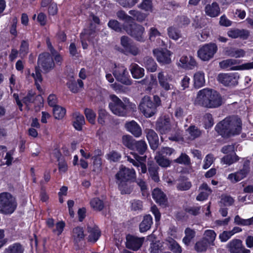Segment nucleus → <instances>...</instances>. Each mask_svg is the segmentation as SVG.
Returning <instances> with one entry per match:
<instances>
[{
	"instance_id": "f257e3e1",
	"label": "nucleus",
	"mask_w": 253,
	"mask_h": 253,
	"mask_svg": "<svg viewBox=\"0 0 253 253\" xmlns=\"http://www.w3.org/2000/svg\"><path fill=\"white\" fill-rule=\"evenodd\" d=\"M215 130L224 138L239 135L242 130V122L240 118H226L216 124Z\"/></svg>"
},
{
	"instance_id": "f03ea898",
	"label": "nucleus",
	"mask_w": 253,
	"mask_h": 253,
	"mask_svg": "<svg viewBox=\"0 0 253 253\" xmlns=\"http://www.w3.org/2000/svg\"><path fill=\"white\" fill-rule=\"evenodd\" d=\"M120 19L124 21L125 31L136 41L144 42L146 37L144 36L145 28L142 26L134 22L136 20L142 22L146 17H119Z\"/></svg>"
},
{
	"instance_id": "7ed1b4c3",
	"label": "nucleus",
	"mask_w": 253,
	"mask_h": 253,
	"mask_svg": "<svg viewBox=\"0 0 253 253\" xmlns=\"http://www.w3.org/2000/svg\"><path fill=\"white\" fill-rule=\"evenodd\" d=\"M197 98L202 105L208 108H215L221 106L222 99L220 93L216 90L203 89L198 91Z\"/></svg>"
},
{
	"instance_id": "20e7f679",
	"label": "nucleus",
	"mask_w": 253,
	"mask_h": 253,
	"mask_svg": "<svg viewBox=\"0 0 253 253\" xmlns=\"http://www.w3.org/2000/svg\"><path fill=\"white\" fill-rule=\"evenodd\" d=\"M161 105V100L157 95H154L153 100L148 96H144L141 100L138 109L146 118H150L157 112V108Z\"/></svg>"
},
{
	"instance_id": "39448f33",
	"label": "nucleus",
	"mask_w": 253,
	"mask_h": 253,
	"mask_svg": "<svg viewBox=\"0 0 253 253\" xmlns=\"http://www.w3.org/2000/svg\"><path fill=\"white\" fill-rule=\"evenodd\" d=\"M17 207L16 198L7 192L0 193V212L4 214H11Z\"/></svg>"
},
{
	"instance_id": "423d86ee",
	"label": "nucleus",
	"mask_w": 253,
	"mask_h": 253,
	"mask_svg": "<svg viewBox=\"0 0 253 253\" xmlns=\"http://www.w3.org/2000/svg\"><path fill=\"white\" fill-rule=\"evenodd\" d=\"M110 98L111 101L109 103V108L111 111L118 116H126L129 112L127 105L115 94L110 95Z\"/></svg>"
},
{
	"instance_id": "0eeeda50",
	"label": "nucleus",
	"mask_w": 253,
	"mask_h": 253,
	"mask_svg": "<svg viewBox=\"0 0 253 253\" xmlns=\"http://www.w3.org/2000/svg\"><path fill=\"white\" fill-rule=\"evenodd\" d=\"M47 52L40 53L38 58L37 63L43 73H48L54 69L55 63L52 56Z\"/></svg>"
},
{
	"instance_id": "6e6552de",
	"label": "nucleus",
	"mask_w": 253,
	"mask_h": 253,
	"mask_svg": "<svg viewBox=\"0 0 253 253\" xmlns=\"http://www.w3.org/2000/svg\"><path fill=\"white\" fill-rule=\"evenodd\" d=\"M218 47L216 43L210 42L203 45L197 51L198 56L204 61L212 59L217 52Z\"/></svg>"
},
{
	"instance_id": "1a4fd4ad",
	"label": "nucleus",
	"mask_w": 253,
	"mask_h": 253,
	"mask_svg": "<svg viewBox=\"0 0 253 253\" xmlns=\"http://www.w3.org/2000/svg\"><path fill=\"white\" fill-rule=\"evenodd\" d=\"M121 44L123 47L120 51L125 55L136 56L139 53V48L128 37L123 36L121 38Z\"/></svg>"
},
{
	"instance_id": "9d476101",
	"label": "nucleus",
	"mask_w": 253,
	"mask_h": 253,
	"mask_svg": "<svg viewBox=\"0 0 253 253\" xmlns=\"http://www.w3.org/2000/svg\"><path fill=\"white\" fill-rule=\"evenodd\" d=\"M116 80L126 85H130L132 80L130 79L127 69L123 65L115 66L113 72Z\"/></svg>"
},
{
	"instance_id": "9b49d317",
	"label": "nucleus",
	"mask_w": 253,
	"mask_h": 253,
	"mask_svg": "<svg viewBox=\"0 0 253 253\" xmlns=\"http://www.w3.org/2000/svg\"><path fill=\"white\" fill-rule=\"evenodd\" d=\"M115 178L119 181L134 182L136 180V174L133 169L124 167L116 174Z\"/></svg>"
},
{
	"instance_id": "f8f14e48",
	"label": "nucleus",
	"mask_w": 253,
	"mask_h": 253,
	"mask_svg": "<svg viewBox=\"0 0 253 253\" xmlns=\"http://www.w3.org/2000/svg\"><path fill=\"white\" fill-rule=\"evenodd\" d=\"M250 170V161L246 160L243 163L242 169L234 173H230L228 176V179L232 183H235L246 177Z\"/></svg>"
},
{
	"instance_id": "ddd939ff",
	"label": "nucleus",
	"mask_w": 253,
	"mask_h": 253,
	"mask_svg": "<svg viewBox=\"0 0 253 253\" xmlns=\"http://www.w3.org/2000/svg\"><path fill=\"white\" fill-rule=\"evenodd\" d=\"M238 73H219L217 80L225 86H234L238 84L239 79Z\"/></svg>"
},
{
	"instance_id": "4468645a",
	"label": "nucleus",
	"mask_w": 253,
	"mask_h": 253,
	"mask_svg": "<svg viewBox=\"0 0 253 253\" xmlns=\"http://www.w3.org/2000/svg\"><path fill=\"white\" fill-rule=\"evenodd\" d=\"M126 247L133 251H137L142 247L144 237H138L130 234L126 236Z\"/></svg>"
},
{
	"instance_id": "2eb2a0df",
	"label": "nucleus",
	"mask_w": 253,
	"mask_h": 253,
	"mask_svg": "<svg viewBox=\"0 0 253 253\" xmlns=\"http://www.w3.org/2000/svg\"><path fill=\"white\" fill-rule=\"evenodd\" d=\"M227 248L230 253H250L251 251L246 249L240 239H234L227 244Z\"/></svg>"
},
{
	"instance_id": "dca6fc26",
	"label": "nucleus",
	"mask_w": 253,
	"mask_h": 253,
	"mask_svg": "<svg viewBox=\"0 0 253 253\" xmlns=\"http://www.w3.org/2000/svg\"><path fill=\"white\" fill-rule=\"evenodd\" d=\"M154 56L158 62L162 64H169L171 62V52L167 49H154Z\"/></svg>"
},
{
	"instance_id": "f3484780",
	"label": "nucleus",
	"mask_w": 253,
	"mask_h": 253,
	"mask_svg": "<svg viewBox=\"0 0 253 253\" xmlns=\"http://www.w3.org/2000/svg\"><path fill=\"white\" fill-rule=\"evenodd\" d=\"M156 128L161 134H166L171 129L170 119L166 116L159 117L156 123Z\"/></svg>"
},
{
	"instance_id": "a211bd4d",
	"label": "nucleus",
	"mask_w": 253,
	"mask_h": 253,
	"mask_svg": "<svg viewBox=\"0 0 253 253\" xmlns=\"http://www.w3.org/2000/svg\"><path fill=\"white\" fill-rule=\"evenodd\" d=\"M88 236L86 237L87 242L95 243L101 235V231L99 227L96 225L93 226H87L86 228Z\"/></svg>"
},
{
	"instance_id": "6ab92c4d",
	"label": "nucleus",
	"mask_w": 253,
	"mask_h": 253,
	"mask_svg": "<svg viewBox=\"0 0 253 253\" xmlns=\"http://www.w3.org/2000/svg\"><path fill=\"white\" fill-rule=\"evenodd\" d=\"M227 34L229 37L232 39L240 38L241 40H246L249 38L250 33L248 30L234 28L229 29Z\"/></svg>"
},
{
	"instance_id": "aec40b11",
	"label": "nucleus",
	"mask_w": 253,
	"mask_h": 253,
	"mask_svg": "<svg viewBox=\"0 0 253 253\" xmlns=\"http://www.w3.org/2000/svg\"><path fill=\"white\" fill-rule=\"evenodd\" d=\"M145 132L151 149L153 151L157 150L159 146V140L158 134L152 129H146Z\"/></svg>"
},
{
	"instance_id": "412c9836",
	"label": "nucleus",
	"mask_w": 253,
	"mask_h": 253,
	"mask_svg": "<svg viewBox=\"0 0 253 253\" xmlns=\"http://www.w3.org/2000/svg\"><path fill=\"white\" fill-rule=\"evenodd\" d=\"M72 125L75 130L81 131L85 124L84 117L79 112H75L72 114Z\"/></svg>"
},
{
	"instance_id": "4be33fe9",
	"label": "nucleus",
	"mask_w": 253,
	"mask_h": 253,
	"mask_svg": "<svg viewBox=\"0 0 253 253\" xmlns=\"http://www.w3.org/2000/svg\"><path fill=\"white\" fill-rule=\"evenodd\" d=\"M72 236L74 245L79 248L80 242L85 237L83 227L79 226L74 227L72 230Z\"/></svg>"
},
{
	"instance_id": "5701e85b",
	"label": "nucleus",
	"mask_w": 253,
	"mask_h": 253,
	"mask_svg": "<svg viewBox=\"0 0 253 253\" xmlns=\"http://www.w3.org/2000/svg\"><path fill=\"white\" fill-rule=\"evenodd\" d=\"M152 198L155 202L160 205H166L168 199L166 194L159 188H156L152 192Z\"/></svg>"
},
{
	"instance_id": "b1692460",
	"label": "nucleus",
	"mask_w": 253,
	"mask_h": 253,
	"mask_svg": "<svg viewBox=\"0 0 253 253\" xmlns=\"http://www.w3.org/2000/svg\"><path fill=\"white\" fill-rule=\"evenodd\" d=\"M126 130L136 137H139L142 134V130L139 125L134 121L126 122L125 124Z\"/></svg>"
},
{
	"instance_id": "393cba45",
	"label": "nucleus",
	"mask_w": 253,
	"mask_h": 253,
	"mask_svg": "<svg viewBox=\"0 0 253 253\" xmlns=\"http://www.w3.org/2000/svg\"><path fill=\"white\" fill-rule=\"evenodd\" d=\"M148 171L149 176L155 182L160 181L158 174L159 167L153 161H149L147 164Z\"/></svg>"
},
{
	"instance_id": "a878e982",
	"label": "nucleus",
	"mask_w": 253,
	"mask_h": 253,
	"mask_svg": "<svg viewBox=\"0 0 253 253\" xmlns=\"http://www.w3.org/2000/svg\"><path fill=\"white\" fill-rule=\"evenodd\" d=\"M66 85L70 91L77 93L80 91V88L84 87V84L81 79H78L77 81L71 79L67 82Z\"/></svg>"
},
{
	"instance_id": "bb28decb",
	"label": "nucleus",
	"mask_w": 253,
	"mask_h": 253,
	"mask_svg": "<svg viewBox=\"0 0 253 253\" xmlns=\"http://www.w3.org/2000/svg\"><path fill=\"white\" fill-rule=\"evenodd\" d=\"M181 64V67L185 69L191 70L197 66V62L195 58L190 56L188 57L187 56H182L179 60Z\"/></svg>"
},
{
	"instance_id": "cd10ccee",
	"label": "nucleus",
	"mask_w": 253,
	"mask_h": 253,
	"mask_svg": "<svg viewBox=\"0 0 253 253\" xmlns=\"http://www.w3.org/2000/svg\"><path fill=\"white\" fill-rule=\"evenodd\" d=\"M129 70L134 79H140L144 76V69L136 63H131L129 66Z\"/></svg>"
},
{
	"instance_id": "c85d7f7f",
	"label": "nucleus",
	"mask_w": 253,
	"mask_h": 253,
	"mask_svg": "<svg viewBox=\"0 0 253 253\" xmlns=\"http://www.w3.org/2000/svg\"><path fill=\"white\" fill-rule=\"evenodd\" d=\"M153 224V218L150 214H146L139 225V231L144 233L149 230Z\"/></svg>"
},
{
	"instance_id": "c756f323",
	"label": "nucleus",
	"mask_w": 253,
	"mask_h": 253,
	"mask_svg": "<svg viewBox=\"0 0 253 253\" xmlns=\"http://www.w3.org/2000/svg\"><path fill=\"white\" fill-rule=\"evenodd\" d=\"M143 65L150 72H154L157 70V64L154 59L150 56L145 57L143 59Z\"/></svg>"
},
{
	"instance_id": "7c9ffc66",
	"label": "nucleus",
	"mask_w": 253,
	"mask_h": 253,
	"mask_svg": "<svg viewBox=\"0 0 253 253\" xmlns=\"http://www.w3.org/2000/svg\"><path fill=\"white\" fill-rule=\"evenodd\" d=\"M169 249L173 253H182V249L180 245L172 238L169 237L166 239Z\"/></svg>"
},
{
	"instance_id": "2f4dec72",
	"label": "nucleus",
	"mask_w": 253,
	"mask_h": 253,
	"mask_svg": "<svg viewBox=\"0 0 253 253\" xmlns=\"http://www.w3.org/2000/svg\"><path fill=\"white\" fill-rule=\"evenodd\" d=\"M132 182L126 181H119L118 183V189L122 195L130 194L133 190V185Z\"/></svg>"
},
{
	"instance_id": "473e14b6",
	"label": "nucleus",
	"mask_w": 253,
	"mask_h": 253,
	"mask_svg": "<svg viewBox=\"0 0 253 253\" xmlns=\"http://www.w3.org/2000/svg\"><path fill=\"white\" fill-rule=\"evenodd\" d=\"M237 62L235 59H228L224 60L219 63L220 67L224 69L237 70H239V66H234L236 64Z\"/></svg>"
},
{
	"instance_id": "72a5a7b5",
	"label": "nucleus",
	"mask_w": 253,
	"mask_h": 253,
	"mask_svg": "<svg viewBox=\"0 0 253 253\" xmlns=\"http://www.w3.org/2000/svg\"><path fill=\"white\" fill-rule=\"evenodd\" d=\"M194 86L196 88H199L205 85V74L203 72H197L193 77Z\"/></svg>"
},
{
	"instance_id": "f704fd0d",
	"label": "nucleus",
	"mask_w": 253,
	"mask_h": 253,
	"mask_svg": "<svg viewBox=\"0 0 253 253\" xmlns=\"http://www.w3.org/2000/svg\"><path fill=\"white\" fill-rule=\"evenodd\" d=\"M205 9L207 14L209 16H218L220 14V8L216 2L207 5Z\"/></svg>"
},
{
	"instance_id": "c9c22d12",
	"label": "nucleus",
	"mask_w": 253,
	"mask_h": 253,
	"mask_svg": "<svg viewBox=\"0 0 253 253\" xmlns=\"http://www.w3.org/2000/svg\"><path fill=\"white\" fill-rule=\"evenodd\" d=\"M24 249L20 243H15L6 248L4 253H24Z\"/></svg>"
},
{
	"instance_id": "e433bc0d",
	"label": "nucleus",
	"mask_w": 253,
	"mask_h": 253,
	"mask_svg": "<svg viewBox=\"0 0 253 253\" xmlns=\"http://www.w3.org/2000/svg\"><path fill=\"white\" fill-rule=\"evenodd\" d=\"M155 160L157 164L162 168L169 167L171 164V161L169 159L157 153L155 157Z\"/></svg>"
},
{
	"instance_id": "4c0bfd02",
	"label": "nucleus",
	"mask_w": 253,
	"mask_h": 253,
	"mask_svg": "<svg viewBox=\"0 0 253 253\" xmlns=\"http://www.w3.org/2000/svg\"><path fill=\"white\" fill-rule=\"evenodd\" d=\"M132 150L137 151L140 155H143L147 149V145L144 140H135Z\"/></svg>"
},
{
	"instance_id": "58836bf2",
	"label": "nucleus",
	"mask_w": 253,
	"mask_h": 253,
	"mask_svg": "<svg viewBox=\"0 0 253 253\" xmlns=\"http://www.w3.org/2000/svg\"><path fill=\"white\" fill-rule=\"evenodd\" d=\"M184 232L185 236L183 238L182 242L185 245L188 246L190 244L191 240L195 237L196 232L194 230L189 227L186 228Z\"/></svg>"
},
{
	"instance_id": "ea45409f",
	"label": "nucleus",
	"mask_w": 253,
	"mask_h": 253,
	"mask_svg": "<svg viewBox=\"0 0 253 253\" xmlns=\"http://www.w3.org/2000/svg\"><path fill=\"white\" fill-rule=\"evenodd\" d=\"M66 109L59 105L55 106L54 108H53V114L55 119H62L66 115Z\"/></svg>"
},
{
	"instance_id": "a19ab883",
	"label": "nucleus",
	"mask_w": 253,
	"mask_h": 253,
	"mask_svg": "<svg viewBox=\"0 0 253 253\" xmlns=\"http://www.w3.org/2000/svg\"><path fill=\"white\" fill-rule=\"evenodd\" d=\"M204 237H203V239L206 240V241L208 243L211 245H214V242L215 239L216 234L215 231L213 230H206L204 233Z\"/></svg>"
},
{
	"instance_id": "79ce46f5",
	"label": "nucleus",
	"mask_w": 253,
	"mask_h": 253,
	"mask_svg": "<svg viewBox=\"0 0 253 253\" xmlns=\"http://www.w3.org/2000/svg\"><path fill=\"white\" fill-rule=\"evenodd\" d=\"M90 205L92 209L98 211H102L104 207L103 201L97 197L92 199L90 201Z\"/></svg>"
},
{
	"instance_id": "37998d69",
	"label": "nucleus",
	"mask_w": 253,
	"mask_h": 253,
	"mask_svg": "<svg viewBox=\"0 0 253 253\" xmlns=\"http://www.w3.org/2000/svg\"><path fill=\"white\" fill-rule=\"evenodd\" d=\"M209 246L210 245L206 241V240L202 238L200 240L196 243L195 250L198 253L205 252L207 251Z\"/></svg>"
},
{
	"instance_id": "c03bdc74",
	"label": "nucleus",
	"mask_w": 253,
	"mask_h": 253,
	"mask_svg": "<svg viewBox=\"0 0 253 253\" xmlns=\"http://www.w3.org/2000/svg\"><path fill=\"white\" fill-rule=\"evenodd\" d=\"M95 28V27H93V24L90 23L89 27L84 29V32L81 34V38H83L84 37L87 39L90 38H94L96 33Z\"/></svg>"
},
{
	"instance_id": "a18cd8bd",
	"label": "nucleus",
	"mask_w": 253,
	"mask_h": 253,
	"mask_svg": "<svg viewBox=\"0 0 253 253\" xmlns=\"http://www.w3.org/2000/svg\"><path fill=\"white\" fill-rule=\"evenodd\" d=\"M214 125V120L211 113H206L203 117V125L206 129H210Z\"/></svg>"
},
{
	"instance_id": "49530a36",
	"label": "nucleus",
	"mask_w": 253,
	"mask_h": 253,
	"mask_svg": "<svg viewBox=\"0 0 253 253\" xmlns=\"http://www.w3.org/2000/svg\"><path fill=\"white\" fill-rule=\"evenodd\" d=\"M106 159L110 162L117 163L120 161L122 155L116 150H111L106 155Z\"/></svg>"
},
{
	"instance_id": "de8ad7c7",
	"label": "nucleus",
	"mask_w": 253,
	"mask_h": 253,
	"mask_svg": "<svg viewBox=\"0 0 253 253\" xmlns=\"http://www.w3.org/2000/svg\"><path fill=\"white\" fill-rule=\"evenodd\" d=\"M108 26L117 32H122L123 30L125 31L124 23L122 25L116 20H110L108 23Z\"/></svg>"
},
{
	"instance_id": "09e8293b",
	"label": "nucleus",
	"mask_w": 253,
	"mask_h": 253,
	"mask_svg": "<svg viewBox=\"0 0 253 253\" xmlns=\"http://www.w3.org/2000/svg\"><path fill=\"white\" fill-rule=\"evenodd\" d=\"M19 54L21 58L27 56L29 52V43L27 40H22L19 48Z\"/></svg>"
},
{
	"instance_id": "8fccbe9b",
	"label": "nucleus",
	"mask_w": 253,
	"mask_h": 253,
	"mask_svg": "<svg viewBox=\"0 0 253 253\" xmlns=\"http://www.w3.org/2000/svg\"><path fill=\"white\" fill-rule=\"evenodd\" d=\"M91 159L92 160V166L93 169L92 171L98 173L101 171L102 169V159L101 158H99L97 156H92L91 157Z\"/></svg>"
},
{
	"instance_id": "3c124183",
	"label": "nucleus",
	"mask_w": 253,
	"mask_h": 253,
	"mask_svg": "<svg viewBox=\"0 0 253 253\" xmlns=\"http://www.w3.org/2000/svg\"><path fill=\"white\" fill-rule=\"evenodd\" d=\"M158 78L160 86L166 90H169L170 89V85L168 82L167 79L165 78L164 72H159L158 75Z\"/></svg>"
},
{
	"instance_id": "603ef678",
	"label": "nucleus",
	"mask_w": 253,
	"mask_h": 253,
	"mask_svg": "<svg viewBox=\"0 0 253 253\" xmlns=\"http://www.w3.org/2000/svg\"><path fill=\"white\" fill-rule=\"evenodd\" d=\"M109 114L104 109H99L98 111V118L97 122L98 124L101 126H104L105 124L106 120L107 119Z\"/></svg>"
},
{
	"instance_id": "864d4df0",
	"label": "nucleus",
	"mask_w": 253,
	"mask_h": 253,
	"mask_svg": "<svg viewBox=\"0 0 253 253\" xmlns=\"http://www.w3.org/2000/svg\"><path fill=\"white\" fill-rule=\"evenodd\" d=\"M135 140L133 137L129 135H123L122 137L123 144L128 149L132 150L133 149L134 144Z\"/></svg>"
},
{
	"instance_id": "5fc2aeb1",
	"label": "nucleus",
	"mask_w": 253,
	"mask_h": 253,
	"mask_svg": "<svg viewBox=\"0 0 253 253\" xmlns=\"http://www.w3.org/2000/svg\"><path fill=\"white\" fill-rule=\"evenodd\" d=\"M84 113L88 122L92 125L95 124L96 115L93 110L85 108L84 110Z\"/></svg>"
},
{
	"instance_id": "6e6d98bb",
	"label": "nucleus",
	"mask_w": 253,
	"mask_h": 253,
	"mask_svg": "<svg viewBox=\"0 0 253 253\" xmlns=\"http://www.w3.org/2000/svg\"><path fill=\"white\" fill-rule=\"evenodd\" d=\"M174 163L184 165H189L191 164L190 157L185 153H182L180 156L174 160Z\"/></svg>"
},
{
	"instance_id": "4d7b16f0",
	"label": "nucleus",
	"mask_w": 253,
	"mask_h": 253,
	"mask_svg": "<svg viewBox=\"0 0 253 253\" xmlns=\"http://www.w3.org/2000/svg\"><path fill=\"white\" fill-rule=\"evenodd\" d=\"M168 34L169 37L174 40H178L181 37L180 31L176 28L171 26L168 29Z\"/></svg>"
},
{
	"instance_id": "13d9d810",
	"label": "nucleus",
	"mask_w": 253,
	"mask_h": 253,
	"mask_svg": "<svg viewBox=\"0 0 253 253\" xmlns=\"http://www.w3.org/2000/svg\"><path fill=\"white\" fill-rule=\"evenodd\" d=\"M36 93L32 90H29L27 95L22 99L23 103L28 105L34 102Z\"/></svg>"
},
{
	"instance_id": "bf43d9fd",
	"label": "nucleus",
	"mask_w": 253,
	"mask_h": 253,
	"mask_svg": "<svg viewBox=\"0 0 253 253\" xmlns=\"http://www.w3.org/2000/svg\"><path fill=\"white\" fill-rule=\"evenodd\" d=\"M163 245L160 241L152 242L150 244V253H159L164 249Z\"/></svg>"
},
{
	"instance_id": "052dcab7",
	"label": "nucleus",
	"mask_w": 253,
	"mask_h": 253,
	"mask_svg": "<svg viewBox=\"0 0 253 253\" xmlns=\"http://www.w3.org/2000/svg\"><path fill=\"white\" fill-rule=\"evenodd\" d=\"M188 130L193 139H195L201 135V130L194 125L190 126L188 127Z\"/></svg>"
},
{
	"instance_id": "680f3d73",
	"label": "nucleus",
	"mask_w": 253,
	"mask_h": 253,
	"mask_svg": "<svg viewBox=\"0 0 253 253\" xmlns=\"http://www.w3.org/2000/svg\"><path fill=\"white\" fill-rule=\"evenodd\" d=\"M131 211H137L142 210L143 203L139 200H133L130 202Z\"/></svg>"
},
{
	"instance_id": "e2e57ef3",
	"label": "nucleus",
	"mask_w": 253,
	"mask_h": 253,
	"mask_svg": "<svg viewBox=\"0 0 253 253\" xmlns=\"http://www.w3.org/2000/svg\"><path fill=\"white\" fill-rule=\"evenodd\" d=\"M56 228L52 230V232L57 233L58 236L60 235L63 232L65 226V223L63 221H58L55 224Z\"/></svg>"
},
{
	"instance_id": "0e129e2a",
	"label": "nucleus",
	"mask_w": 253,
	"mask_h": 253,
	"mask_svg": "<svg viewBox=\"0 0 253 253\" xmlns=\"http://www.w3.org/2000/svg\"><path fill=\"white\" fill-rule=\"evenodd\" d=\"M196 36L199 41L204 42L206 41L210 36L209 32L206 29H203L201 30L200 32H198L196 33Z\"/></svg>"
},
{
	"instance_id": "69168bd1",
	"label": "nucleus",
	"mask_w": 253,
	"mask_h": 253,
	"mask_svg": "<svg viewBox=\"0 0 253 253\" xmlns=\"http://www.w3.org/2000/svg\"><path fill=\"white\" fill-rule=\"evenodd\" d=\"M176 22L179 27L182 28L188 25L190 23V20L188 17H177Z\"/></svg>"
},
{
	"instance_id": "338daca9",
	"label": "nucleus",
	"mask_w": 253,
	"mask_h": 253,
	"mask_svg": "<svg viewBox=\"0 0 253 253\" xmlns=\"http://www.w3.org/2000/svg\"><path fill=\"white\" fill-rule=\"evenodd\" d=\"M204 164L203 166V169H208L213 162V157L212 154H208L204 161Z\"/></svg>"
},
{
	"instance_id": "774afa93",
	"label": "nucleus",
	"mask_w": 253,
	"mask_h": 253,
	"mask_svg": "<svg viewBox=\"0 0 253 253\" xmlns=\"http://www.w3.org/2000/svg\"><path fill=\"white\" fill-rule=\"evenodd\" d=\"M190 80V78L187 75L183 76L180 83L181 90H184L189 88Z\"/></svg>"
}]
</instances>
